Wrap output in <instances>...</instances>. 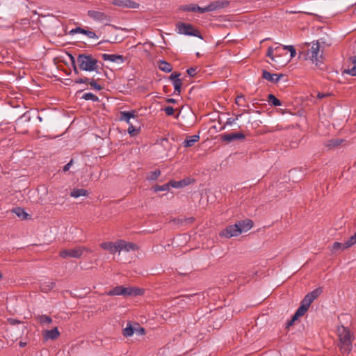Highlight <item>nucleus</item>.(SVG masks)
<instances>
[{"mask_svg": "<svg viewBox=\"0 0 356 356\" xmlns=\"http://www.w3.org/2000/svg\"><path fill=\"white\" fill-rule=\"evenodd\" d=\"M350 60L353 65L352 67L345 69L343 71V74H347L348 75L355 76H356V55L350 57Z\"/></svg>", "mask_w": 356, "mask_h": 356, "instance_id": "23", "label": "nucleus"}, {"mask_svg": "<svg viewBox=\"0 0 356 356\" xmlns=\"http://www.w3.org/2000/svg\"><path fill=\"white\" fill-rule=\"evenodd\" d=\"M88 195V191L83 188H76L70 192V196L74 198H78L81 196Z\"/></svg>", "mask_w": 356, "mask_h": 356, "instance_id": "27", "label": "nucleus"}, {"mask_svg": "<svg viewBox=\"0 0 356 356\" xmlns=\"http://www.w3.org/2000/svg\"><path fill=\"white\" fill-rule=\"evenodd\" d=\"M245 135L243 133H232L225 134L222 136V139L224 141L232 142L235 140H243Z\"/></svg>", "mask_w": 356, "mask_h": 356, "instance_id": "16", "label": "nucleus"}, {"mask_svg": "<svg viewBox=\"0 0 356 356\" xmlns=\"http://www.w3.org/2000/svg\"><path fill=\"white\" fill-rule=\"evenodd\" d=\"M141 293L142 290L139 288L122 286V296H138Z\"/></svg>", "mask_w": 356, "mask_h": 356, "instance_id": "18", "label": "nucleus"}, {"mask_svg": "<svg viewBox=\"0 0 356 356\" xmlns=\"http://www.w3.org/2000/svg\"><path fill=\"white\" fill-rule=\"evenodd\" d=\"M38 321L42 325L49 324L52 322L51 318L49 316H46V315L40 316L38 318Z\"/></svg>", "mask_w": 356, "mask_h": 356, "instance_id": "38", "label": "nucleus"}, {"mask_svg": "<svg viewBox=\"0 0 356 356\" xmlns=\"http://www.w3.org/2000/svg\"><path fill=\"white\" fill-rule=\"evenodd\" d=\"M346 247L348 248L356 243V232L351 236L346 242Z\"/></svg>", "mask_w": 356, "mask_h": 356, "instance_id": "40", "label": "nucleus"}, {"mask_svg": "<svg viewBox=\"0 0 356 356\" xmlns=\"http://www.w3.org/2000/svg\"><path fill=\"white\" fill-rule=\"evenodd\" d=\"M60 335V332L56 327L50 330H47L44 334V338L47 339H56Z\"/></svg>", "mask_w": 356, "mask_h": 356, "instance_id": "21", "label": "nucleus"}, {"mask_svg": "<svg viewBox=\"0 0 356 356\" xmlns=\"http://www.w3.org/2000/svg\"><path fill=\"white\" fill-rule=\"evenodd\" d=\"M135 331V328L132 326L131 323L127 324L126 327L123 330L122 334L124 337H131Z\"/></svg>", "mask_w": 356, "mask_h": 356, "instance_id": "28", "label": "nucleus"}, {"mask_svg": "<svg viewBox=\"0 0 356 356\" xmlns=\"http://www.w3.org/2000/svg\"><path fill=\"white\" fill-rule=\"evenodd\" d=\"M164 111L167 115H172L174 114L175 110L172 106H168L164 108Z\"/></svg>", "mask_w": 356, "mask_h": 356, "instance_id": "46", "label": "nucleus"}, {"mask_svg": "<svg viewBox=\"0 0 356 356\" xmlns=\"http://www.w3.org/2000/svg\"><path fill=\"white\" fill-rule=\"evenodd\" d=\"M181 10L183 11H191V12H197L199 13H204L207 12L206 10V7L202 8L196 4H189L186 6H181Z\"/></svg>", "mask_w": 356, "mask_h": 356, "instance_id": "15", "label": "nucleus"}, {"mask_svg": "<svg viewBox=\"0 0 356 356\" xmlns=\"http://www.w3.org/2000/svg\"><path fill=\"white\" fill-rule=\"evenodd\" d=\"M102 57L106 61H110L116 64H122L124 61V56L119 54H103Z\"/></svg>", "mask_w": 356, "mask_h": 356, "instance_id": "13", "label": "nucleus"}, {"mask_svg": "<svg viewBox=\"0 0 356 356\" xmlns=\"http://www.w3.org/2000/svg\"><path fill=\"white\" fill-rule=\"evenodd\" d=\"M88 15L95 20L107 23L111 22V16L101 11L88 10Z\"/></svg>", "mask_w": 356, "mask_h": 356, "instance_id": "9", "label": "nucleus"}, {"mask_svg": "<svg viewBox=\"0 0 356 356\" xmlns=\"http://www.w3.org/2000/svg\"><path fill=\"white\" fill-rule=\"evenodd\" d=\"M72 163H73V160L72 159L70 162H68L67 164H65L63 166V171L66 172V171L69 170L72 165Z\"/></svg>", "mask_w": 356, "mask_h": 356, "instance_id": "53", "label": "nucleus"}, {"mask_svg": "<svg viewBox=\"0 0 356 356\" xmlns=\"http://www.w3.org/2000/svg\"><path fill=\"white\" fill-rule=\"evenodd\" d=\"M176 26L177 29H178L179 33L180 34L195 36L199 38L203 39L200 31L191 24L178 22L176 24Z\"/></svg>", "mask_w": 356, "mask_h": 356, "instance_id": "3", "label": "nucleus"}, {"mask_svg": "<svg viewBox=\"0 0 356 356\" xmlns=\"http://www.w3.org/2000/svg\"><path fill=\"white\" fill-rule=\"evenodd\" d=\"M139 130L140 127L136 128L134 123L129 125L128 133L131 136H135L139 132Z\"/></svg>", "mask_w": 356, "mask_h": 356, "instance_id": "37", "label": "nucleus"}, {"mask_svg": "<svg viewBox=\"0 0 356 356\" xmlns=\"http://www.w3.org/2000/svg\"><path fill=\"white\" fill-rule=\"evenodd\" d=\"M242 116V114H238L236 115V118L234 119H236V121L238 120Z\"/></svg>", "mask_w": 356, "mask_h": 356, "instance_id": "63", "label": "nucleus"}, {"mask_svg": "<svg viewBox=\"0 0 356 356\" xmlns=\"http://www.w3.org/2000/svg\"><path fill=\"white\" fill-rule=\"evenodd\" d=\"M82 99H85L86 101H92L94 102L99 101L98 97L92 92H86V93L83 94L82 96Z\"/></svg>", "mask_w": 356, "mask_h": 356, "instance_id": "33", "label": "nucleus"}, {"mask_svg": "<svg viewBox=\"0 0 356 356\" xmlns=\"http://www.w3.org/2000/svg\"><path fill=\"white\" fill-rule=\"evenodd\" d=\"M229 5V1L227 0L216 1L211 2L207 6H206V10H207V12L214 11L227 7Z\"/></svg>", "mask_w": 356, "mask_h": 356, "instance_id": "11", "label": "nucleus"}, {"mask_svg": "<svg viewBox=\"0 0 356 356\" xmlns=\"http://www.w3.org/2000/svg\"><path fill=\"white\" fill-rule=\"evenodd\" d=\"M284 49L290 51L291 57L293 58L296 56V51L293 46H283Z\"/></svg>", "mask_w": 356, "mask_h": 356, "instance_id": "43", "label": "nucleus"}, {"mask_svg": "<svg viewBox=\"0 0 356 356\" xmlns=\"http://www.w3.org/2000/svg\"><path fill=\"white\" fill-rule=\"evenodd\" d=\"M268 102L275 106H278L282 105V102L280 99H278L275 95L273 94L268 95Z\"/></svg>", "mask_w": 356, "mask_h": 356, "instance_id": "32", "label": "nucleus"}, {"mask_svg": "<svg viewBox=\"0 0 356 356\" xmlns=\"http://www.w3.org/2000/svg\"><path fill=\"white\" fill-rule=\"evenodd\" d=\"M200 138V136L198 135H193L192 136H190L188 138H186L184 142L183 145L184 147H189L193 146L195 142H197Z\"/></svg>", "mask_w": 356, "mask_h": 356, "instance_id": "26", "label": "nucleus"}, {"mask_svg": "<svg viewBox=\"0 0 356 356\" xmlns=\"http://www.w3.org/2000/svg\"><path fill=\"white\" fill-rule=\"evenodd\" d=\"M85 35H86L90 38H97V35H96V33L88 29H86Z\"/></svg>", "mask_w": 356, "mask_h": 356, "instance_id": "47", "label": "nucleus"}, {"mask_svg": "<svg viewBox=\"0 0 356 356\" xmlns=\"http://www.w3.org/2000/svg\"><path fill=\"white\" fill-rule=\"evenodd\" d=\"M338 336L340 341V350L343 353H349L352 349L351 334L349 330L341 326L338 328Z\"/></svg>", "mask_w": 356, "mask_h": 356, "instance_id": "1", "label": "nucleus"}, {"mask_svg": "<svg viewBox=\"0 0 356 356\" xmlns=\"http://www.w3.org/2000/svg\"><path fill=\"white\" fill-rule=\"evenodd\" d=\"M187 73L190 76H194L196 74V68H189L187 70Z\"/></svg>", "mask_w": 356, "mask_h": 356, "instance_id": "52", "label": "nucleus"}, {"mask_svg": "<svg viewBox=\"0 0 356 356\" xmlns=\"http://www.w3.org/2000/svg\"><path fill=\"white\" fill-rule=\"evenodd\" d=\"M321 289L320 288L313 290L312 292L307 293L301 302V304L309 307L312 302L316 299L321 294Z\"/></svg>", "mask_w": 356, "mask_h": 356, "instance_id": "8", "label": "nucleus"}, {"mask_svg": "<svg viewBox=\"0 0 356 356\" xmlns=\"http://www.w3.org/2000/svg\"><path fill=\"white\" fill-rule=\"evenodd\" d=\"M346 245L345 243H339V242H334L332 246L331 251L332 252H337L338 250H343L345 249H347Z\"/></svg>", "mask_w": 356, "mask_h": 356, "instance_id": "30", "label": "nucleus"}, {"mask_svg": "<svg viewBox=\"0 0 356 356\" xmlns=\"http://www.w3.org/2000/svg\"><path fill=\"white\" fill-rule=\"evenodd\" d=\"M122 41H120V40L117 41L116 38L114 39L113 38H111V39H109V40H104L102 41H100V42H97L96 44L99 45L103 42L120 43Z\"/></svg>", "mask_w": 356, "mask_h": 356, "instance_id": "45", "label": "nucleus"}, {"mask_svg": "<svg viewBox=\"0 0 356 356\" xmlns=\"http://www.w3.org/2000/svg\"><path fill=\"white\" fill-rule=\"evenodd\" d=\"M83 251L91 252L90 250H89L86 248L77 247L74 249L63 250L60 251V256L64 259H66L68 257L78 259L82 256Z\"/></svg>", "mask_w": 356, "mask_h": 356, "instance_id": "5", "label": "nucleus"}, {"mask_svg": "<svg viewBox=\"0 0 356 356\" xmlns=\"http://www.w3.org/2000/svg\"><path fill=\"white\" fill-rule=\"evenodd\" d=\"M137 326H138V327L135 328L134 332H136L138 335L144 334H145L144 328L140 327L138 324H137Z\"/></svg>", "mask_w": 356, "mask_h": 356, "instance_id": "50", "label": "nucleus"}, {"mask_svg": "<svg viewBox=\"0 0 356 356\" xmlns=\"http://www.w3.org/2000/svg\"><path fill=\"white\" fill-rule=\"evenodd\" d=\"M122 286H118L110 290L107 294L111 296H122Z\"/></svg>", "mask_w": 356, "mask_h": 356, "instance_id": "31", "label": "nucleus"}, {"mask_svg": "<svg viewBox=\"0 0 356 356\" xmlns=\"http://www.w3.org/2000/svg\"><path fill=\"white\" fill-rule=\"evenodd\" d=\"M343 142V140L339 138H332L325 142V147L331 149L339 146Z\"/></svg>", "mask_w": 356, "mask_h": 356, "instance_id": "24", "label": "nucleus"}, {"mask_svg": "<svg viewBox=\"0 0 356 356\" xmlns=\"http://www.w3.org/2000/svg\"><path fill=\"white\" fill-rule=\"evenodd\" d=\"M135 111L120 112V120L126 122L129 125L138 122V117Z\"/></svg>", "mask_w": 356, "mask_h": 356, "instance_id": "7", "label": "nucleus"}, {"mask_svg": "<svg viewBox=\"0 0 356 356\" xmlns=\"http://www.w3.org/2000/svg\"><path fill=\"white\" fill-rule=\"evenodd\" d=\"M241 234V229L238 228L237 223L227 226L220 232V236L227 238L237 236Z\"/></svg>", "mask_w": 356, "mask_h": 356, "instance_id": "6", "label": "nucleus"}, {"mask_svg": "<svg viewBox=\"0 0 356 356\" xmlns=\"http://www.w3.org/2000/svg\"><path fill=\"white\" fill-rule=\"evenodd\" d=\"M179 76H180V74H179V73H177V72H172V73L170 74V76L169 79H170V80L172 81V82H173V81H175L176 79H180L179 78Z\"/></svg>", "mask_w": 356, "mask_h": 356, "instance_id": "48", "label": "nucleus"}, {"mask_svg": "<svg viewBox=\"0 0 356 356\" xmlns=\"http://www.w3.org/2000/svg\"><path fill=\"white\" fill-rule=\"evenodd\" d=\"M170 181L167 184H165L163 185H156L154 188H153V190L154 192H159V191H167L170 189Z\"/></svg>", "mask_w": 356, "mask_h": 356, "instance_id": "34", "label": "nucleus"}, {"mask_svg": "<svg viewBox=\"0 0 356 356\" xmlns=\"http://www.w3.org/2000/svg\"><path fill=\"white\" fill-rule=\"evenodd\" d=\"M167 102L175 104V103H176V100L173 98H169L167 99Z\"/></svg>", "mask_w": 356, "mask_h": 356, "instance_id": "60", "label": "nucleus"}, {"mask_svg": "<svg viewBox=\"0 0 356 356\" xmlns=\"http://www.w3.org/2000/svg\"><path fill=\"white\" fill-rule=\"evenodd\" d=\"M102 249L108 251L111 254L118 251V241L116 243L113 242H104L100 244Z\"/></svg>", "mask_w": 356, "mask_h": 356, "instance_id": "19", "label": "nucleus"}, {"mask_svg": "<svg viewBox=\"0 0 356 356\" xmlns=\"http://www.w3.org/2000/svg\"><path fill=\"white\" fill-rule=\"evenodd\" d=\"M329 95H330V94H328V93L318 92V93L317 94V97H318V99H323V98H324V97H327V96H329Z\"/></svg>", "mask_w": 356, "mask_h": 356, "instance_id": "56", "label": "nucleus"}, {"mask_svg": "<svg viewBox=\"0 0 356 356\" xmlns=\"http://www.w3.org/2000/svg\"><path fill=\"white\" fill-rule=\"evenodd\" d=\"M55 282L50 279H45L40 283V288L42 291L47 293L54 289Z\"/></svg>", "mask_w": 356, "mask_h": 356, "instance_id": "17", "label": "nucleus"}, {"mask_svg": "<svg viewBox=\"0 0 356 356\" xmlns=\"http://www.w3.org/2000/svg\"><path fill=\"white\" fill-rule=\"evenodd\" d=\"M235 122H236V119L232 118H229L227 120L225 124L223 126L222 129H225L226 126H232Z\"/></svg>", "mask_w": 356, "mask_h": 356, "instance_id": "49", "label": "nucleus"}, {"mask_svg": "<svg viewBox=\"0 0 356 356\" xmlns=\"http://www.w3.org/2000/svg\"><path fill=\"white\" fill-rule=\"evenodd\" d=\"M238 228L241 229L242 232H245L250 230L253 226V222L250 219H246L244 220H240L236 222Z\"/></svg>", "mask_w": 356, "mask_h": 356, "instance_id": "20", "label": "nucleus"}, {"mask_svg": "<svg viewBox=\"0 0 356 356\" xmlns=\"http://www.w3.org/2000/svg\"><path fill=\"white\" fill-rule=\"evenodd\" d=\"M161 175V171L159 170H156L154 171L150 172L147 176V179L149 181H154L156 180Z\"/></svg>", "mask_w": 356, "mask_h": 356, "instance_id": "35", "label": "nucleus"}, {"mask_svg": "<svg viewBox=\"0 0 356 356\" xmlns=\"http://www.w3.org/2000/svg\"><path fill=\"white\" fill-rule=\"evenodd\" d=\"M118 252H131L136 249V245L133 243H127L123 240L118 241Z\"/></svg>", "mask_w": 356, "mask_h": 356, "instance_id": "14", "label": "nucleus"}, {"mask_svg": "<svg viewBox=\"0 0 356 356\" xmlns=\"http://www.w3.org/2000/svg\"><path fill=\"white\" fill-rule=\"evenodd\" d=\"M88 83H90V85L95 90H102V86L98 84L95 80L94 79H92V80H89Z\"/></svg>", "mask_w": 356, "mask_h": 356, "instance_id": "44", "label": "nucleus"}, {"mask_svg": "<svg viewBox=\"0 0 356 356\" xmlns=\"http://www.w3.org/2000/svg\"><path fill=\"white\" fill-rule=\"evenodd\" d=\"M312 44H316V45H318V44H325V42L323 41L322 40H317L316 41H314V40L312 41Z\"/></svg>", "mask_w": 356, "mask_h": 356, "instance_id": "55", "label": "nucleus"}, {"mask_svg": "<svg viewBox=\"0 0 356 356\" xmlns=\"http://www.w3.org/2000/svg\"><path fill=\"white\" fill-rule=\"evenodd\" d=\"M113 4L122 8H138L139 3L131 0H113Z\"/></svg>", "mask_w": 356, "mask_h": 356, "instance_id": "12", "label": "nucleus"}, {"mask_svg": "<svg viewBox=\"0 0 356 356\" xmlns=\"http://www.w3.org/2000/svg\"><path fill=\"white\" fill-rule=\"evenodd\" d=\"M283 77V74H273L266 70H262V78L272 83H277Z\"/></svg>", "mask_w": 356, "mask_h": 356, "instance_id": "10", "label": "nucleus"}, {"mask_svg": "<svg viewBox=\"0 0 356 356\" xmlns=\"http://www.w3.org/2000/svg\"><path fill=\"white\" fill-rule=\"evenodd\" d=\"M67 56H69L70 60L72 61V64H74L75 63V60H74V56L70 54H67Z\"/></svg>", "mask_w": 356, "mask_h": 356, "instance_id": "59", "label": "nucleus"}, {"mask_svg": "<svg viewBox=\"0 0 356 356\" xmlns=\"http://www.w3.org/2000/svg\"><path fill=\"white\" fill-rule=\"evenodd\" d=\"M189 184H190L189 179H184L180 181H175V180L170 181V186L172 188H183L184 186H186Z\"/></svg>", "mask_w": 356, "mask_h": 356, "instance_id": "22", "label": "nucleus"}, {"mask_svg": "<svg viewBox=\"0 0 356 356\" xmlns=\"http://www.w3.org/2000/svg\"><path fill=\"white\" fill-rule=\"evenodd\" d=\"M158 67L159 68L160 70L166 73L170 72L172 70V65L169 63L163 60H160L159 61Z\"/></svg>", "mask_w": 356, "mask_h": 356, "instance_id": "25", "label": "nucleus"}, {"mask_svg": "<svg viewBox=\"0 0 356 356\" xmlns=\"http://www.w3.org/2000/svg\"><path fill=\"white\" fill-rule=\"evenodd\" d=\"M19 345L20 347L22 348V347H24L26 345V342H23V341H20L19 343Z\"/></svg>", "mask_w": 356, "mask_h": 356, "instance_id": "61", "label": "nucleus"}, {"mask_svg": "<svg viewBox=\"0 0 356 356\" xmlns=\"http://www.w3.org/2000/svg\"><path fill=\"white\" fill-rule=\"evenodd\" d=\"M320 46H312L311 49H307L305 55L306 60H311L316 65L323 63V52H320Z\"/></svg>", "mask_w": 356, "mask_h": 356, "instance_id": "4", "label": "nucleus"}, {"mask_svg": "<svg viewBox=\"0 0 356 356\" xmlns=\"http://www.w3.org/2000/svg\"><path fill=\"white\" fill-rule=\"evenodd\" d=\"M271 40L270 38H265V39L261 40L260 43L261 44V43H263V42H264L266 41H268V40Z\"/></svg>", "mask_w": 356, "mask_h": 356, "instance_id": "62", "label": "nucleus"}, {"mask_svg": "<svg viewBox=\"0 0 356 356\" xmlns=\"http://www.w3.org/2000/svg\"><path fill=\"white\" fill-rule=\"evenodd\" d=\"M308 309V307L301 304L294 314V319H298L299 317L302 316Z\"/></svg>", "mask_w": 356, "mask_h": 356, "instance_id": "29", "label": "nucleus"}, {"mask_svg": "<svg viewBox=\"0 0 356 356\" xmlns=\"http://www.w3.org/2000/svg\"><path fill=\"white\" fill-rule=\"evenodd\" d=\"M37 118H38V120L40 122H42V118L41 116L38 115V116H37Z\"/></svg>", "mask_w": 356, "mask_h": 356, "instance_id": "64", "label": "nucleus"}, {"mask_svg": "<svg viewBox=\"0 0 356 356\" xmlns=\"http://www.w3.org/2000/svg\"><path fill=\"white\" fill-rule=\"evenodd\" d=\"M86 31V29H83V28H81L80 26H77L75 29H72L70 31V34L74 35L75 33H82V34L85 35Z\"/></svg>", "mask_w": 356, "mask_h": 356, "instance_id": "42", "label": "nucleus"}, {"mask_svg": "<svg viewBox=\"0 0 356 356\" xmlns=\"http://www.w3.org/2000/svg\"><path fill=\"white\" fill-rule=\"evenodd\" d=\"M243 99V95H240V96H237V97L236 98V104L239 105L240 104V101L241 99Z\"/></svg>", "mask_w": 356, "mask_h": 356, "instance_id": "58", "label": "nucleus"}, {"mask_svg": "<svg viewBox=\"0 0 356 356\" xmlns=\"http://www.w3.org/2000/svg\"><path fill=\"white\" fill-rule=\"evenodd\" d=\"M77 61L79 68L87 72H97V60L90 55L80 54L78 56Z\"/></svg>", "mask_w": 356, "mask_h": 356, "instance_id": "2", "label": "nucleus"}, {"mask_svg": "<svg viewBox=\"0 0 356 356\" xmlns=\"http://www.w3.org/2000/svg\"><path fill=\"white\" fill-rule=\"evenodd\" d=\"M172 85L175 88V93L176 95H179L181 92V88L182 86V81L181 79H176L175 81L172 82Z\"/></svg>", "mask_w": 356, "mask_h": 356, "instance_id": "36", "label": "nucleus"}, {"mask_svg": "<svg viewBox=\"0 0 356 356\" xmlns=\"http://www.w3.org/2000/svg\"><path fill=\"white\" fill-rule=\"evenodd\" d=\"M30 120L31 116L29 115V112H26L17 120L16 124H17L22 121L29 122Z\"/></svg>", "mask_w": 356, "mask_h": 356, "instance_id": "39", "label": "nucleus"}, {"mask_svg": "<svg viewBox=\"0 0 356 356\" xmlns=\"http://www.w3.org/2000/svg\"><path fill=\"white\" fill-rule=\"evenodd\" d=\"M297 319H294V315L293 316L292 318L287 323V326L289 327L292 325L295 321Z\"/></svg>", "mask_w": 356, "mask_h": 356, "instance_id": "57", "label": "nucleus"}, {"mask_svg": "<svg viewBox=\"0 0 356 356\" xmlns=\"http://www.w3.org/2000/svg\"><path fill=\"white\" fill-rule=\"evenodd\" d=\"M89 79L88 78H79L76 80H74L75 83H88Z\"/></svg>", "mask_w": 356, "mask_h": 356, "instance_id": "51", "label": "nucleus"}, {"mask_svg": "<svg viewBox=\"0 0 356 356\" xmlns=\"http://www.w3.org/2000/svg\"><path fill=\"white\" fill-rule=\"evenodd\" d=\"M273 49L272 47H270L267 51V56L268 57H270L272 60H274L273 56Z\"/></svg>", "mask_w": 356, "mask_h": 356, "instance_id": "54", "label": "nucleus"}, {"mask_svg": "<svg viewBox=\"0 0 356 356\" xmlns=\"http://www.w3.org/2000/svg\"><path fill=\"white\" fill-rule=\"evenodd\" d=\"M14 212L17 216L22 217L23 218H25L27 216V213L19 207L15 209Z\"/></svg>", "mask_w": 356, "mask_h": 356, "instance_id": "41", "label": "nucleus"}]
</instances>
